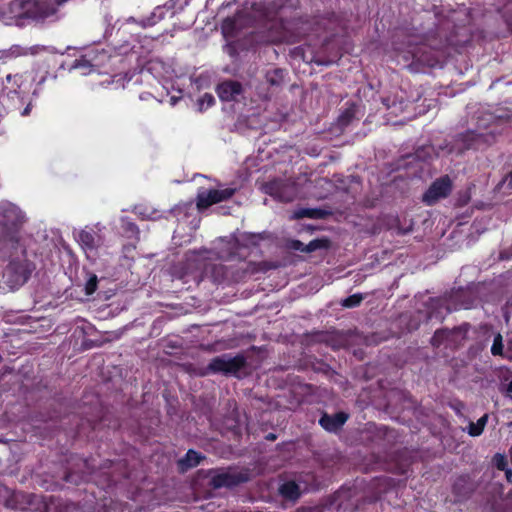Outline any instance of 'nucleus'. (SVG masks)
<instances>
[{"label": "nucleus", "instance_id": "1", "mask_svg": "<svg viewBox=\"0 0 512 512\" xmlns=\"http://www.w3.org/2000/svg\"><path fill=\"white\" fill-rule=\"evenodd\" d=\"M69 0H12L8 4L9 13L17 25L27 21L44 22L56 16L59 8Z\"/></svg>", "mask_w": 512, "mask_h": 512}, {"label": "nucleus", "instance_id": "2", "mask_svg": "<svg viewBox=\"0 0 512 512\" xmlns=\"http://www.w3.org/2000/svg\"><path fill=\"white\" fill-rule=\"evenodd\" d=\"M5 250L6 255L0 257V260L8 262L2 275V282L8 289L14 290L26 283L34 266L26 259L21 244L11 243Z\"/></svg>", "mask_w": 512, "mask_h": 512}, {"label": "nucleus", "instance_id": "3", "mask_svg": "<svg viewBox=\"0 0 512 512\" xmlns=\"http://www.w3.org/2000/svg\"><path fill=\"white\" fill-rule=\"evenodd\" d=\"M25 221V214L15 204L3 201L0 203V257L6 255V248L20 244L18 231Z\"/></svg>", "mask_w": 512, "mask_h": 512}, {"label": "nucleus", "instance_id": "4", "mask_svg": "<svg viewBox=\"0 0 512 512\" xmlns=\"http://www.w3.org/2000/svg\"><path fill=\"white\" fill-rule=\"evenodd\" d=\"M234 188L224 189H205L201 188L197 193V208L199 210L206 209L209 206L225 201L233 196Z\"/></svg>", "mask_w": 512, "mask_h": 512}, {"label": "nucleus", "instance_id": "5", "mask_svg": "<svg viewBox=\"0 0 512 512\" xmlns=\"http://www.w3.org/2000/svg\"><path fill=\"white\" fill-rule=\"evenodd\" d=\"M265 193L273 196L280 201H292L296 194L297 188L294 183L288 180H274L263 185Z\"/></svg>", "mask_w": 512, "mask_h": 512}, {"label": "nucleus", "instance_id": "6", "mask_svg": "<svg viewBox=\"0 0 512 512\" xmlns=\"http://www.w3.org/2000/svg\"><path fill=\"white\" fill-rule=\"evenodd\" d=\"M452 188V182L448 176H443L434 181L423 196L424 202L428 205L436 203L438 200L449 195Z\"/></svg>", "mask_w": 512, "mask_h": 512}, {"label": "nucleus", "instance_id": "7", "mask_svg": "<svg viewBox=\"0 0 512 512\" xmlns=\"http://www.w3.org/2000/svg\"><path fill=\"white\" fill-rule=\"evenodd\" d=\"M243 366V357H232L230 355L225 354L211 360L208 369L213 372L234 373L237 372Z\"/></svg>", "mask_w": 512, "mask_h": 512}, {"label": "nucleus", "instance_id": "8", "mask_svg": "<svg viewBox=\"0 0 512 512\" xmlns=\"http://www.w3.org/2000/svg\"><path fill=\"white\" fill-rule=\"evenodd\" d=\"M77 241L88 258H94L100 246V237L91 229H83L77 233Z\"/></svg>", "mask_w": 512, "mask_h": 512}, {"label": "nucleus", "instance_id": "9", "mask_svg": "<svg viewBox=\"0 0 512 512\" xmlns=\"http://www.w3.org/2000/svg\"><path fill=\"white\" fill-rule=\"evenodd\" d=\"M216 92L222 101H235L242 94L243 87L238 81L226 80L218 84Z\"/></svg>", "mask_w": 512, "mask_h": 512}, {"label": "nucleus", "instance_id": "10", "mask_svg": "<svg viewBox=\"0 0 512 512\" xmlns=\"http://www.w3.org/2000/svg\"><path fill=\"white\" fill-rule=\"evenodd\" d=\"M413 60L415 63L429 68H434L440 65L439 59L435 53L426 48H419L413 53Z\"/></svg>", "mask_w": 512, "mask_h": 512}, {"label": "nucleus", "instance_id": "11", "mask_svg": "<svg viewBox=\"0 0 512 512\" xmlns=\"http://www.w3.org/2000/svg\"><path fill=\"white\" fill-rule=\"evenodd\" d=\"M347 418L348 416L343 412L334 416L324 415L320 419V424L327 431H336L346 422Z\"/></svg>", "mask_w": 512, "mask_h": 512}, {"label": "nucleus", "instance_id": "12", "mask_svg": "<svg viewBox=\"0 0 512 512\" xmlns=\"http://www.w3.org/2000/svg\"><path fill=\"white\" fill-rule=\"evenodd\" d=\"M279 492L285 499L295 501L301 495L302 489L294 481H287L280 486Z\"/></svg>", "mask_w": 512, "mask_h": 512}, {"label": "nucleus", "instance_id": "13", "mask_svg": "<svg viewBox=\"0 0 512 512\" xmlns=\"http://www.w3.org/2000/svg\"><path fill=\"white\" fill-rule=\"evenodd\" d=\"M35 53H36L35 47L26 48V47H22L20 45H13L9 49L4 50L2 52V55L0 58L5 60V59L18 58L21 56H27L29 54L33 55Z\"/></svg>", "mask_w": 512, "mask_h": 512}, {"label": "nucleus", "instance_id": "14", "mask_svg": "<svg viewBox=\"0 0 512 512\" xmlns=\"http://www.w3.org/2000/svg\"><path fill=\"white\" fill-rule=\"evenodd\" d=\"M357 106L350 104L341 114L338 116V124L340 126H348L354 124L356 118Z\"/></svg>", "mask_w": 512, "mask_h": 512}, {"label": "nucleus", "instance_id": "15", "mask_svg": "<svg viewBox=\"0 0 512 512\" xmlns=\"http://www.w3.org/2000/svg\"><path fill=\"white\" fill-rule=\"evenodd\" d=\"M491 353L494 356H502L509 359H512V348L511 346L507 349V351L504 353V345H503V339L501 334H497L494 337L493 344L491 347Z\"/></svg>", "mask_w": 512, "mask_h": 512}, {"label": "nucleus", "instance_id": "16", "mask_svg": "<svg viewBox=\"0 0 512 512\" xmlns=\"http://www.w3.org/2000/svg\"><path fill=\"white\" fill-rule=\"evenodd\" d=\"M201 458L202 457L198 452L189 450L186 453V456L179 461V464L182 468H191L198 465Z\"/></svg>", "mask_w": 512, "mask_h": 512}, {"label": "nucleus", "instance_id": "17", "mask_svg": "<svg viewBox=\"0 0 512 512\" xmlns=\"http://www.w3.org/2000/svg\"><path fill=\"white\" fill-rule=\"evenodd\" d=\"M266 81L271 86H280L284 81V71L282 69H273L266 73Z\"/></svg>", "mask_w": 512, "mask_h": 512}, {"label": "nucleus", "instance_id": "18", "mask_svg": "<svg viewBox=\"0 0 512 512\" xmlns=\"http://www.w3.org/2000/svg\"><path fill=\"white\" fill-rule=\"evenodd\" d=\"M6 81L8 84L12 83L11 87L6 86L7 89H9V92H13L17 94L19 89L21 88V85L23 83V75L21 74H8L6 76Z\"/></svg>", "mask_w": 512, "mask_h": 512}, {"label": "nucleus", "instance_id": "19", "mask_svg": "<svg viewBox=\"0 0 512 512\" xmlns=\"http://www.w3.org/2000/svg\"><path fill=\"white\" fill-rule=\"evenodd\" d=\"M215 104V98L210 93H205L197 100L198 110L200 112L210 108Z\"/></svg>", "mask_w": 512, "mask_h": 512}, {"label": "nucleus", "instance_id": "20", "mask_svg": "<svg viewBox=\"0 0 512 512\" xmlns=\"http://www.w3.org/2000/svg\"><path fill=\"white\" fill-rule=\"evenodd\" d=\"M92 64L91 62L86 59L85 57H81L79 59H76L72 64V69H80L82 70L83 74L86 75L92 71Z\"/></svg>", "mask_w": 512, "mask_h": 512}, {"label": "nucleus", "instance_id": "21", "mask_svg": "<svg viewBox=\"0 0 512 512\" xmlns=\"http://www.w3.org/2000/svg\"><path fill=\"white\" fill-rule=\"evenodd\" d=\"M164 8L165 7H157L151 14V16L142 22L144 27L155 25L159 20L164 17Z\"/></svg>", "mask_w": 512, "mask_h": 512}, {"label": "nucleus", "instance_id": "22", "mask_svg": "<svg viewBox=\"0 0 512 512\" xmlns=\"http://www.w3.org/2000/svg\"><path fill=\"white\" fill-rule=\"evenodd\" d=\"M136 212L146 219H156L158 212L147 207L138 206L135 208Z\"/></svg>", "mask_w": 512, "mask_h": 512}, {"label": "nucleus", "instance_id": "23", "mask_svg": "<svg viewBox=\"0 0 512 512\" xmlns=\"http://www.w3.org/2000/svg\"><path fill=\"white\" fill-rule=\"evenodd\" d=\"M361 300H362L361 296H359V295H352V296H349V297L345 298L342 301V305L344 307H348V308L355 307V306H357L361 302Z\"/></svg>", "mask_w": 512, "mask_h": 512}, {"label": "nucleus", "instance_id": "24", "mask_svg": "<svg viewBox=\"0 0 512 512\" xmlns=\"http://www.w3.org/2000/svg\"><path fill=\"white\" fill-rule=\"evenodd\" d=\"M319 215H320L319 211L311 210V209H301L295 213V217H297V218H302V217L317 218V217H319Z\"/></svg>", "mask_w": 512, "mask_h": 512}, {"label": "nucleus", "instance_id": "25", "mask_svg": "<svg viewBox=\"0 0 512 512\" xmlns=\"http://www.w3.org/2000/svg\"><path fill=\"white\" fill-rule=\"evenodd\" d=\"M97 288V277L95 275L91 276L85 285L86 295H92Z\"/></svg>", "mask_w": 512, "mask_h": 512}, {"label": "nucleus", "instance_id": "26", "mask_svg": "<svg viewBox=\"0 0 512 512\" xmlns=\"http://www.w3.org/2000/svg\"><path fill=\"white\" fill-rule=\"evenodd\" d=\"M238 24H237V19H231V18H227L225 19L224 23H223V30L224 32H230L231 30L237 28Z\"/></svg>", "mask_w": 512, "mask_h": 512}, {"label": "nucleus", "instance_id": "27", "mask_svg": "<svg viewBox=\"0 0 512 512\" xmlns=\"http://www.w3.org/2000/svg\"><path fill=\"white\" fill-rule=\"evenodd\" d=\"M494 464L499 470H506V459L503 455L497 454L494 457Z\"/></svg>", "mask_w": 512, "mask_h": 512}, {"label": "nucleus", "instance_id": "28", "mask_svg": "<svg viewBox=\"0 0 512 512\" xmlns=\"http://www.w3.org/2000/svg\"><path fill=\"white\" fill-rule=\"evenodd\" d=\"M482 430L481 428H479V426L476 424V423H473L471 422L469 424V427H468V433L471 435V436H479L482 434Z\"/></svg>", "mask_w": 512, "mask_h": 512}, {"label": "nucleus", "instance_id": "29", "mask_svg": "<svg viewBox=\"0 0 512 512\" xmlns=\"http://www.w3.org/2000/svg\"><path fill=\"white\" fill-rule=\"evenodd\" d=\"M320 247V242L318 240L311 241L308 245L305 246L306 252H312Z\"/></svg>", "mask_w": 512, "mask_h": 512}, {"label": "nucleus", "instance_id": "30", "mask_svg": "<svg viewBox=\"0 0 512 512\" xmlns=\"http://www.w3.org/2000/svg\"><path fill=\"white\" fill-rule=\"evenodd\" d=\"M291 248L294 249V250H299V251H305V246L302 242L300 241H292L291 243Z\"/></svg>", "mask_w": 512, "mask_h": 512}, {"label": "nucleus", "instance_id": "31", "mask_svg": "<svg viewBox=\"0 0 512 512\" xmlns=\"http://www.w3.org/2000/svg\"><path fill=\"white\" fill-rule=\"evenodd\" d=\"M487 420H488V415L485 414L481 418H479L478 421L476 422V424L479 426V428H481L482 431L484 430Z\"/></svg>", "mask_w": 512, "mask_h": 512}, {"label": "nucleus", "instance_id": "32", "mask_svg": "<svg viewBox=\"0 0 512 512\" xmlns=\"http://www.w3.org/2000/svg\"><path fill=\"white\" fill-rule=\"evenodd\" d=\"M487 420H488V415L485 414L481 418H479L478 421L476 422V424L479 426V428H481L482 431L484 430Z\"/></svg>", "mask_w": 512, "mask_h": 512}, {"label": "nucleus", "instance_id": "33", "mask_svg": "<svg viewBox=\"0 0 512 512\" xmlns=\"http://www.w3.org/2000/svg\"><path fill=\"white\" fill-rule=\"evenodd\" d=\"M444 335V332H436L432 338V344L433 345H439L440 344V339L442 338V336Z\"/></svg>", "mask_w": 512, "mask_h": 512}, {"label": "nucleus", "instance_id": "34", "mask_svg": "<svg viewBox=\"0 0 512 512\" xmlns=\"http://www.w3.org/2000/svg\"><path fill=\"white\" fill-rule=\"evenodd\" d=\"M504 183H508V185H512V171L510 172L509 176H507L504 179Z\"/></svg>", "mask_w": 512, "mask_h": 512}, {"label": "nucleus", "instance_id": "35", "mask_svg": "<svg viewBox=\"0 0 512 512\" xmlns=\"http://www.w3.org/2000/svg\"><path fill=\"white\" fill-rule=\"evenodd\" d=\"M29 112H30V104H28V105L24 108V110L22 111V113H21V114H22L23 116H27V115L29 114Z\"/></svg>", "mask_w": 512, "mask_h": 512}, {"label": "nucleus", "instance_id": "36", "mask_svg": "<svg viewBox=\"0 0 512 512\" xmlns=\"http://www.w3.org/2000/svg\"><path fill=\"white\" fill-rule=\"evenodd\" d=\"M506 391H507L508 395H509L510 397H512V380H511V381H510V383L508 384Z\"/></svg>", "mask_w": 512, "mask_h": 512}, {"label": "nucleus", "instance_id": "37", "mask_svg": "<svg viewBox=\"0 0 512 512\" xmlns=\"http://www.w3.org/2000/svg\"><path fill=\"white\" fill-rule=\"evenodd\" d=\"M506 477H507L508 481H511V477H512V471L511 470L506 469Z\"/></svg>", "mask_w": 512, "mask_h": 512}, {"label": "nucleus", "instance_id": "38", "mask_svg": "<svg viewBox=\"0 0 512 512\" xmlns=\"http://www.w3.org/2000/svg\"><path fill=\"white\" fill-rule=\"evenodd\" d=\"M147 96H151V95H150V94H147ZM140 98H141L142 100L146 99V94L141 95V96H140Z\"/></svg>", "mask_w": 512, "mask_h": 512}, {"label": "nucleus", "instance_id": "39", "mask_svg": "<svg viewBox=\"0 0 512 512\" xmlns=\"http://www.w3.org/2000/svg\"><path fill=\"white\" fill-rule=\"evenodd\" d=\"M232 279L238 281V280L241 279V277L240 276H235V277H232Z\"/></svg>", "mask_w": 512, "mask_h": 512}, {"label": "nucleus", "instance_id": "40", "mask_svg": "<svg viewBox=\"0 0 512 512\" xmlns=\"http://www.w3.org/2000/svg\"><path fill=\"white\" fill-rule=\"evenodd\" d=\"M246 266H247V264L243 263L242 266H241V269L245 270Z\"/></svg>", "mask_w": 512, "mask_h": 512}, {"label": "nucleus", "instance_id": "41", "mask_svg": "<svg viewBox=\"0 0 512 512\" xmlns=\"http://www.w3.org/2000/svg\"><path fill=\"white\" fill-rule=\"evenodd\" d=\"M171 102H172V104L174 105V104H175V102H176V99H175L174 97H172V98H171Z\"/></svg>", "mask_w": 512, "mask_h": 512}, {"label": "nucleus", "instance_id": "42", "mask_svg": "<svg viewBox=\"0 0 512 512\" xmlns=\"http://www.w3.org/2000/svg\"><path fill=\"white\" fill-rule=\"evenodd\" d=\"M267 438L272 440L275 439L274 435H269Z\"/></svg>", "mask_w": 512, "mask_h": 512}]
</instances>
